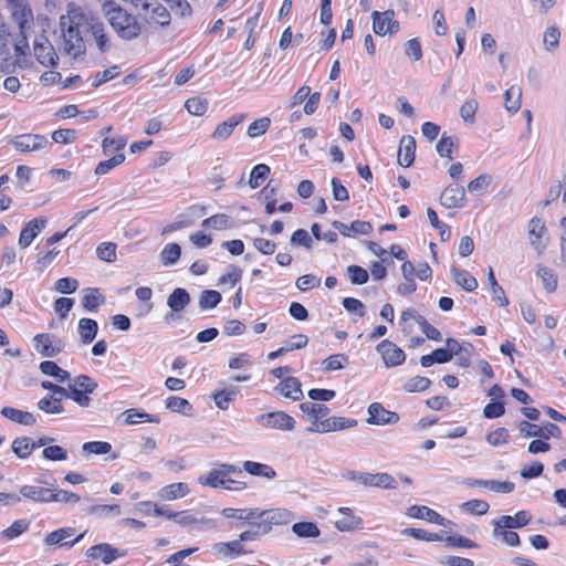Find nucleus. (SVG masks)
Masks as SVG:
<instances>
[{
	"instance_id": "nucleus-1",
	"label": "nucleus",
	"mask_w": 566,
	"mask_h": 566,
	"mask_svg": "<svg viewBox=\"0 0 566 566\" xmlns=\"http://www.w3.org/2000/svg\"><path fill=\"white\" fill-rule=\"evenodd\" d=\"M103 8L109 24L119 38L130 41L142 33V25L137 22L136 18L127 13L119 6H115L113 1L106 0Z\"/></svg>"
},
{
	"instance_id": "nucleus-2",
	"label": "nucleus",
	"mask_w": 566,
	"mask_h": 566,
	"mask_svg": "<svg viewBox=\"0 0 566 566\" xmlns=\"http://www.w3.org/2000/svg\"><path fill=\"white\" fill-rule=\"evenodd\" d=\"M60 27L62 30L63 52L73 55L74 59L85 54L86 48L78 25L73 22L69 14L60 18Z\"/></svg>"
},
{
	"instance_id": "nucleus-3",
	"label": "nucleus",
	"mask_w": 566,
	"mask_h": 566,
	"mask_svg": "<svg viewBox=\"0 0 566 566\" xmlns=\"http://www.w3.org/2000/svg\"><path fill=\"white\" fill-rule=\"evenodd\" d=\"M342 476L349 481H358L364 486H376L386 490L397 489V481L392 475L386 472L374 474L368 472L346 470L345 472L342 473Z\"/></svg>"
},
{
	"instance_id": "nucleus-4",
	"label": "nucleus",
	"mask_w": 566,
	"mask_h": 566,
	"mask_svg": "<svg viewBox=\"0 0 566 566\" xmlns=\"http://www.w3.org/2000/svg\"><path fill=\"white\" fill-rule=\"evenodd\" d=\"M518 430L525 438L535 437L548 440L551 438H560L562 436L560 428L552 422H546L543 427H539L530 421L522 420L518 423Z\"/></svg>"
},
{
	"instance_id": "nucleus-5",
	"label": "nucleus",
	"mask_w": 566,
	"mask_h": 566,
	"mask_svg": "<svg viewBox=\"0 0 566 566\" xmlns=\"http://www.w3.org/2000/svg\"><path fill=\"white\" fill-rule=\"evenodd\" d=\"M373 18V30L377 35H392L396 34L400 24L397 20H395V11L386 10L385 12L374 11L371 13Z\"/></svg>"
},
{
	"instance_id": "nucleus-6",
	"label": "nucleus",
	"mask_w": 566,
	"mask_h": 566,
	"mask_svg": "<svg viewBox=\"0 0 566 566\" xmlns=\"http://www.w3.org/2000/svg\"><path fill=\"white\" fill-rule=\"evenodd\" d=\"M256 422L264 428L291 431L295 427V420L284 411H272L256 417Z\"/></svg>"
},
{
	"instance_id": "nucleus-7",
	"label": "nucleus",
	"mask_w": 566,
	"mask_h": 566,
	"mask_svg": "<svg viewBox=\"0 0 566 566\" xmlns=\"http://www.w3.org/2000/svg\"><path fill=\"white\" fill-rule=\"evenodd\" d=\"M34 55L40 64L46 67H55L59 63V56L54 46L44 35L36 38L33 45Z\"/></svg>"
},
{
	"instance_id": "nucleus-8",
	"label": "nucleus",
	"mask_w": 566,
	"mask_h": 566,
	"mask_svg": "<svg viewBox=\"0 0 566 566\" xmlns=\"http://www.w3.org/2000/svg\"><path fill=\"white\" fill-rule=\"evenodd\" d=\"M9 144L12 145L18 151L22 153L40 150L48 145H51L44 135L39 134L19 135L10 139Z\"/></svg>"
},
{
	"instance_id": "nucleus-9",
	"label": "nucleus",
	"mask_w": 566,
	"mask_h": 566,
	"mask_svg": "<svg viewBox=\"0 0 566 566\" xmlns=\"http://www.w3.org/2000/svg\"><path fill=\"white\" fill-rule=\"evenodd\" d=\"M126 554L127 551H120L108 543L93 545L85 552L88 559H101L105 565L113 563L118 557L126 556Z\"/></svg>"
},
{
	"instance_id": "nucleus-10",
	"label": "nucleus",
	"mask_w": 566,
	"mask_h": 566,
	"mask_svg": "<svg viewBox=\"0 0 566 566\" xmlns=\"http://www.w3.org/2000/svg\"><path fill=\"white\" fill-rule=\"evenodd\" d=\"M367 423L375 426L395 424L400 417L397 412L387 410L380 402H373L367 409Z\"/></svg>"
},
{
	"instance_id": "nucleus-11",
	"label": "nucleus",
	"mask_w": 566,
	"mask_h": 566,
	"mask_svg": "<svg viewBox=\"0 0 566 566\" xmlns=\"http://www.w3.org/2000/svg\"><path fill=\"white\" fill-rule=\"evenodd\" d=\"M376 349L381 354L384 363L387 367L399 366L406 360L405 352L388 339L381 340L377 345Z\"/></svg>"
},
{
	"instance_id": "nucleus-12",
	"label": "nucleus",
	"mask_w": 566,
	"mask_h": 566,
	"mask_svg": "<svg viewBox=\"0 0 566 566\" xmlns=\"http://www.w3.org/2000/svg\"><path fill=\"white\" fill-rule=\"evenodd\" d=\"M440 203L447 209L462 208L465 205V189L458 184H450L440 196Z\"/></svg>"
},
{
	"instance_id": "nucleus-13",
	"label": "nucleus",
	"mask_w": 566,
	"mask_h": 566,
	"mask_svg": "<svg viewBox=\"0 0 566 566\" xmlns=\"http://www.w3.org/2000/svg\"><path fill=\"white\" fill-rule=\"evenodd\" d=\"M48 220L45 218H35L25 223L21 229L18 244L21 249L28 248L32 241L44 230Z\"/></svg>"
},
{
	"instance_id": "nucleus-14",
	"label": "nucleus",
	"mask_w": 566,
	"mask_h": 566,
	"mask_svg": "<svg viewBox=\"0 0 566 566\" xmlns=\"http://www.w3.org/2000/svg\"><path fill=\"white\" fill-rule=\"evenodd\" d=\"M8 4L11 8L12 19L18 23L20 33H23L27 24L33 20L31 8L24 3V0H8Z\"/></svg>"
},
{
	"instance_id": "nucleus-15",
	"label": "nucleus",
	"mask_w": 566,
	"mask_h": 566,
	"mask_svg": "<svg viewBox=\"0 0 566 566\" xmlns=\"http://www.w3.org/2000/svg\"><path fill=\"white\" fill-rule=\"evenodd\" d=\"M546 233V227L544 222L534 217L528 222V237L531 241V245L537 251L538 254H542L546 249V242L543 241V237Z\"/></svg>"
},
{
	"instance_id": "nucleus-16",
	"label": "nucleus",
	"mask_w": 566,
	"mask_h": 566,
	"mask_svg": "<svg viewBox=\"0 0 566 566\" xmlns=\"http://www.w3.org/2000/svg\"><path fill=\"white\" fill-rule=\"evenodd\" d=\"M407 515L413 518L426 520L440 526H446L450 523V521L444 518L438 512L424 505H411L407 511Z\"/></svg>"
},
{
	"instance_id": "nucleus-17",
	"label": "nucleus",
	"mask_w": 566,
	"mask_h": 566,
	"mask_svg": "<svg viewBox=\"0 0 566 566\" xmlns=\"http://www.w3.org/2000/svg\"><path fill=\"white\" fill-rule=\"evenodd\" d=\"M301 381L296 377H287L279 382L274 390L283 395L285 398H290L294 401L303 398V391L301 388Z\"/></svg>"
},
{
	"instance_id": "nucleus-18",
	"label": "nucleus",
	"mask_w": 566,
	"mask_h": 566,
	"mask_svg": "<svg viewBox=\"0 0 566 566\" xmlns=\"http://www.w3.org/2000/svg\"><path fill=\"white\" fill-rule=\"evenodd\" d=\"M53 490L38 485H22L20 488V495L39 503L53 502Z\"/></svg>"
},
{
	"instance_id": "nucleus-19",
	"label": "nucleus",
	"mask_w": 566,
	"mask_h": 566,
	"mask_svg": "<svg viewBox=\"0 0 566 566\" xmlns=\"http://www.w3.org/2000/svg\"><path fill=\"white\" fill-rule=\"evenodd\" d=\"M416 157V139L406 135L400 140V147L398 151V164L402 167H410Z\"/></svg>"
},
{
	"instance_id": "nucleus-20",
	"label": "nucleus",
	"mask_w": 566,
	"mask_h": 566,
	"mask_svg": "<svg viewBox=\"0 0 566 566\" xmlns=\"http://www.w3.org/2000/svg\"><path fill=\"white\" fill-rule=\"evenodd\" d=\"M245 119V114H234L227 120L220 123L214 132L212 133V138L217 140H226L228 139L234 128L241 124Z\"/></svg>"
},
{
	"instance_id": "nucleus-21",
	"label": "nucleus",
	"mask_w": 566,
	"mask_h": 566,
	"mask_svg": "<svg viewBox=\"0 0 566 566\" xmlns=\"http://www.w3.org/2000/svg\"><path fill=\"white\" fill-rule=\"evenodd\" d=\"M199 483L213 489L222 486L227 490H232V488L227 485V483H235V481L227 479V476L223 475L221 468L218 465L217 469H213L207 475L199 476Z\"/></svg>"
},
{
	"instance_id": "nucleus-22",
	"label": "nucleus",
	"mask_w": 566,
	"mask_h": 566,
	"mask_svg": "<svg viewBox=\"0 0 566 566\" xmlns=\"http://www.w3.org/2000/svg\"><path fill=\"white\" fill-rule=\"evenodd\" d=\"M52 336L50 334H38L34 336V348L44 357H54L56 356L61 350V340H59V346L53 347L52 346Z\"/></svg>"
},
{
	"instance_id": "nucleus-23",
	"label": "nucleus",
	"mask_w": 566,
	"mask_h": 566,
	"mask_svg": "<svg viewBox=\"0 0 566 566\" xmlns=\"http://www.w3.org/2000/svg\"><path fill=\"white\" fill-rule=\"evenodd\" d=\"M190 302L191 296L184 287H176L167 297V306L172 312H182Z\"/></svg>"
},
{
	"instance_id": "nucleus-24",
	"label": "nucleus",
	"mask_w": 566,
	"mask_h": 566,
	"mask_svg": "<svg viewBox=\"0 0 566 566\" xmlns=\"http://www.w3.org/2000/svg\"><path fill=\"white\" fill-rule=\"evenodd\" d=\"M0 412L4 418L19 424L33 426L36 422L33 413L13 407H3Z\"/></svg>"
},
{
	"instance_id": "nucleus-25",
	"label": "nucleus",
	"mask_w": 566,
	"mask_h": 566,
	"mask_svg": "<svg viewBox=\"0 0 566 566\" xmlns=\"http://www.w3.org/2000/svg\"><path fill=\"white\" fill-rule=\"evenodd\" d=\"M493 536L495 538H501L503 543L509 546L515 547L521 544L520 536L513 530H509L507 526H503V523L496 518L493 522Z\"/></svg>"
},
{
	"instance_id": "nucleus-26",
	"label": "nucleus",
	"mask_w": 566,
	"mask_h": 566,
	"mask_svg": "<svg viewBox=\"0 0 566 566\" xmlns=\"http://www.w3.org/2000/svg\"><path fill=\"white\" fill-rule=\"evenodd\" d=\"M322 424V433H327L332 431L344 430L348 428H353L357 426L356 419H349L345 417H332L321 421Z\"/></svg>"
},
{
	"instance_id": "nucleus-27",
	"label": "nucleus",
	"mask_w": 566,
	"mask_h": 566,
	"mask_svg": "<svg viewBox=\"0 0 566 566\" xmlns=\"http://www.w3.org/2000/svg\"><path fill=\"white\" fill-rule=\"evenodd\" d=\"M293 517L292 512L287 510H269L260 512V518L263 524L280 525L287 523Z\"/></svg>"
},
{
	"instance_id": "nucleus-28",
	"label": "nucleus",
	"mask_w": 566,
	"mask_h": 566,
	"mask_svg": "<svg viewBox=\"0 0 566 566\" xmlns=\"http://www.w3.org/2000/svg\"><path fill=\"white\" fill-rule=\"evenodd\" d=\"M238 394L239 388L230 386L221 390H216L214 392H212L211 397L219 409L228 410L230 402L235 399Z\"/></svg>"
},
{
	"instance_id": "nucleus-29",
	"label": "nucleus",
	"mask_w": 566,
	"mask_h": 566,
	"mask_svg": "<svg viewBox=\"0 0 566 566\" xmlns=\"http://www.w3.org/2000/svg\"><path fill=\"white\" fill-rule=\"evenodd\" d=\"M88 29L94 36L97 48L101 52H107L111 48L109 39L107 34L105 33L104 23L98 20H93L88 24Z\"/></svg>"
},
{
	"instance_id": "nucleus-30",
	"label": "nucleus",
	"mask_w": 566,
	"mask_h": 566,
	"mask_svg": "<svg viewBox=\"0 0 566 566\" xmlns=\"http://www.w3.org/2000/svg\"><path fill=\"white\" fill-rule=\"evenodd\" d=\"M451 274L455 284L461 286L464 291L472 292L478 287L476 279L468 271L452 266Z\"/></svg>"
},
{
	"instance_id": "nucleus-31",
	"label": "nucleus",
	"mask_w": 566,
	"mask_h": 566,
	"mask_svg": "<svg viewBox=\"0 0 566 566\" xmlns=\"http://www.w3.org/2000/svg\"><path fill=\"white\" fill-rule=\"evenodd\" d=\"M11 449L19 459H27L35 450V446L30 437L23 436L12 441Z\"/></svg>"
},
{
	"instance_id": "nucleus-32",
	"label": "nucleus",
	"mask_w": 566,
	"mask_h": 566,
	"mask_svg": "<svg viewBox=\"0 0 566 566\" xmlns=\"http://www.w3.org/2000/svg\"><path fill=\"white\" fill-rule=\"evenodd\" d=\"M497 520L500 523H503V526H507L509 530H515L526 526L531 522L532 515L523 510L518 511L514 516L502 515Z\"/></svg>"
},
{
	"instance_id": "nucleus-33",
	"label": "nucleus",
	"mask_w": 566,
	"mask_h": 566,
	"mask_svg": "<svg viewBox=\"0 0 566 566\" xmlns=\"http://www.w3.org/2000/svg\"><path fill=\"white\" fill-rule=\"evenodd\" d=\"M98 324L92 318H81L78 322V333L83 344H91L97 334Z\"/></svg>"
},
{
	"instance_id": "nucleus-34",
	"label": "nucleus",
	"mask_w": 566,
	"mask_h": 566,
	"mask_svg": "<svg viewBox=\"0 0 566 566\" xmlns=\"http://www.w3.org/2000/svg\"><path fill=\"white\" fill-rule=\"evenodd\" d=\"M82 297V306L88 312H97L98 307L105 303V296L98 289H87Z\"/></svg>"
},
{
	"instance_id": "nucleus-35",
	"label": "nucleus",
	"mask_w": 566,
	"mask_h": 566,
	"mask_svg": "<svg viewBox=\"0 0 566 566\" xmlns=\"http://www.w3.org/2000/svg\"><path fill=\"white\" fill-rule=\"evenodd\" d=\"M39 369L42 374L53 377L60 382H64L70 379V373L59 367L53 360H43L40 363Z\"/></svg>"
},
{
	"instance_id": "nucleus-36",
	"label": "nucleus",
	"mask_w": 566,
	"mask_h": 566,
	"mask_svg": "<svg viewBox=\"0 0 566 566\" xmlns=\"http://www.w3.org/2000/svg\"><path fill=\"white\" fill-rule=\"evenodd\" d=\"M243 469L254 476H263L266 479H274L276 476V472L272 467L260 462L245 461L243 462Z\"/></svg>"
},
{
	"instance_id": "nucleus-37",
	"label": "nucleus",
	"mask_w": 566,
	"mask_h": 566,
	"mask_svg": "<svg viewBox=\"0 0 566 566\" xmlns=\"http://www.w3.org/2000/svg\"><path fill=\"white\" fill-rule=\"evenodd\" d=\"M189 493V488L186 483L178 482L164 486L159 491V496L163 500L171 501L178 497H184Z\"/></svg>"
},
{
	"instance_id": "nucleus-38",
	"label": "nucleus",
	"mask_w": 566,
	"mask_h": 566,
	"mask_svg": "<svg viewBox=\"0 0 566 566\" xmlns=\"http://www.w3.org/2000/svg\"><path fill=\"white\" fill-rule=\"evenodd\" d=\"M213 551L217 554H221V555H224V556H230L232 558L235 557V556H239V555L248 553L244 549L243 545L240 543L239 539L231 541V542H228V543H216L213 545Z\"/></svg>"
},
{
	"instance_id": "nucleus-39",
	"label": "nucleus",
	"mask_w": 566,
	"mask_h": 566,
	"mask_svg": "<svg viewBox=\"0 0 566 566\" xmlns=\"http://www.w3.org/2000/svg\"><path fill=\"white\" fill-rule=\"evenodd\" d=\"M36 406L41 411L50 415H57L64 412L62 398H57L55 396H44L42 399L38 401Z\"/></svg>"
},
{
	"instance_id": "nucleus-40",
	"label": "nucleus",
	"mask_w": 566,
	"mask_h": 566,
	"mask_svg": "<svg viewBox=\"0 0 566 566\" xmlns=\"http://www.w3.org/2000/svg\"><path fill=\"white\" fill-rule=\"evenodd\" d=\"M166 408L171 412H178L184 416L192 415V405L185 398L170 396L166 399Z\"/></svg>"
},
{
	"instance_id": "nucleus-41",
	"label": "nucleus",
	"mask_w": 566,
	"mask_h": 566,
	"mask_svg": "<svg viewBox=\"0 0 566 566\" xmlns=\"http://www.w3.org/2000/svg\"><path fill=\"white\" fill-rule=\"evenodd\" d=\"M181 255V247L178 243H168L161 250L159 258L165 266L174 265L178 262Z\"/></svg>"
},
{
	"instance_id": "nucleus-42",
	"label": "nucleus",
	"mask_w": 566,
	"mask_h": 566,
	"mask_svg": "<svg viewBox=\"0 0 566 566\" xmlns=\"http://www.w3.org/2000/svg\"><path fill=\"white\" fill-rule=\"evenodd\" d=\"M292 532L301 538H315L321 531L314 522H297L292 525Z\"/></svg>"
},
{
	"instance_id": "nucleus-43",
	"label": "nucleus",
	"mask_w": 566,
	"mask_h": 566,
	"mask_svg": "<svg viewBox=\"0 0 566 566\" xmlns=\"http://www.w3.org/2000/svg\"><path fill=\"white\" fill-rule=\"evenodd\" d=\"M403 535L411 536L416 539L427 541V542H437L444 539V531L439 533L427 532L422 528L408 527L401 531Z\"/></svg>"
},
{
	"instance_id": "nucleus-44",
	"label": "nucleus",
	"mask_w": 566,
	"mask_h": 566,
	"mask_svg": "<svg viewBox=\"0 0 566 566\" xmlns=\"http://www.w3.org/2000/svg\"><path fill=\"white\" fill-rule=\"evenodd\" d=\"M459 147V138L457 136H447L444 133L438 144L436 145V150L441 157H447L452 159V150L453 148Z\"/></svg>"
},
{
	"instance_id": "nucleus-45",
	"label": "nucleus",
	"mask_w": 566,
	"mask_h": 566,
	"mask_svg": "<svg viewBox=\"0 0 566 566\" xmlns=\"http://www.w3.org/2000/svg\"><path fill=\"white\" fill-rule=\"evenodd\" d=\"M203 228H212L216 230L231 229L234 226L231 217L224 213H218L205 219L201 223Z\"/></svg>"
},
{
	"instance_id": "nucleus-46",
	"label": "nucleus",
	"mask_w": 566,
	"mask_h": 566,
	"mask_svg": "<svg viewBox=\"0 0 566 566\" xmlns=\"http://www.w3.org/2000/svg\"><path fill=\"white\" fill-rule=\"evenodd\" d=\"M251 528L242 532L239 535V541L241 542H248V541H255L260 537L262 534H268L271 532V526L269 524H263L262 522H253L250 523Z\"/></svg>"
},
{
	"instance_id": "nucleus-47",
	"label": "nucleus",
	"mask_w": 566,
	"mask_h": 566,
	"mask_svg": "<svg viewBox=\"0 0 566 566\" xmlns=\"http://www.w3.org/2000/svg\"><path fill=\"white\" fill-rule=\"evenodd\" d=\"M488 281L493 293V301H495L500 306H507L510 303L509 298L506 297L503 287L497 283L492 268L489 269Z\"/></svg>"
},
{
	"instance_id": "nucleus-48",
	"label": "nucleus",
	"mask_w": 566,
	"mask_h": 566,
	"mask_svg": "<svg viewBox=\"0 0 566 566\" xmlns=\"http://www.w3.org/2000/svg\"><path fill=\"white\" fill-rule=\"evenodd\" d=\"M75 533V528L73 527H63L59 528L54 532L49 533L45 538L44 543L46 545H60V546H66L67 542H64L67 537L72 536Z\"/></svg>"
},
{
	"instance_id": "nucleus-49",
	"label": "nucleus",
	"mask_w": 566,
	"mask_h": 566,
	"mask_svg": "<svg viewBox=\"0 0 566 566\" xmlns=\"http://www.w3.org/2000/svg\"><path fill=\"white\" fill-rule=\"evenodd\" d=\"M270 167L266 164L255 165L250 174L249 185L252 189L260 187L270 175Z\"/></svg>"
},
{
	"instance_id": "nucleus-50",
	"label": "nucleus",
	"mask_w": 566,
	"mask_h": 566,
	"mask_svg": "<svg viewBox=\"0 0 566 566\" xmlns=\"http://www.w3.org/2000/svg\"><path fill=\"white\" fill-rule=\"evenodd\" d=\"M222 515L227 518H238V520H254L260 518V512L253 509H232L226 507L222 510Z\"/></svg>"
},
{
	"instance_id": "nucleus-51",
	"label": "nucleus",
	"mask_w": 566,
	"mask_h": 566,
	"mask_svg": "<svg viewBox=\"0 0 566 566\" xmlns=\"http://www.w3.org/2000/svg\"><path fill=\"white\" fill-rule=\"evenodd\" d=\"M222 296L216 290H205L199 297V307L201 310L214 308L221 302Z\"/></svg>"
},
{
	"instance_id": "nucleus-52",
	"label": "nucleus",
	"mask_w": 566,
	"mask_h": 566,
	"mask_svg": "<svg viewBox=\"0 0 566 566\" xmlns=\"http://www.w3.org/2000/svg\"><path fill=\"white\" fill-rule=\"evenodd\" d=\"M30 522L28 520H17L8 528L0 533L6 539H13L29 530Z\"/></svg>"
},
{
	"instance_id": "nucleus-53",
	"label": "nucleus",
	"mask_w": 566,
	"mask_h": 566,
	"mask_svg": "<svg viewBox=\"0 0 566 566\" xmlns=\"http://www.w3.org/2000/svg\"><path fill=\"white\" fill-rule=\"evenodd\" d=\"M300 409L302 410V412L311 416L313 419L318 421L319 418L327 416L331 411V409L327 406L314 402H302L300 405Z\"/></svg>"
},
{
	"instance_id": "nucleus-54",
	"label": "nucleus",
	"mask_w": 566,
	"mask_h": 566,
	"mask_svg": "<svg viewBox=\"0 0 566 566\" xmlns=\"http://www.w3.org/2000/svg\"><path fill=\"white\" fill-rule=\"evenodd\" d=\"M522 90L520 87L511 86L504 93L505 108L509 112H517L521 107Z\"/></svg>"
},
{
	"instance_id": "nucleus-55",
	"label": "nucleus",
	"mask_w": 566,
	"mask_h": 566,
	"mask_svg": "<svg viewBox=\"0 0 566 566\" xmlns=\"http://www.w3.org/2000/svg\"><path fill=\"white\" fill-rule=\"evenodd\" d=\"M431 380L423 376H416L408 379L403 385V390L407 392H421L431 386Z\"/></svg>"
},
{
	"instance_id": "nucleus-56",
	"label": "nucleus",
	"mask_w": 566,
	"mask_h": 566,
	"mask_svg": "<svg viewBox=\"0 0 566 566\" xmlns=\"http://www.w3.org/2000/svg\"><path fill=\"white\" fill-rule=\"evenodd\" d=\"M82 451L87 454H107L112 451V444L106 441H88L82 444Z\"/></svg>"
},
{
	"instance_id": "nucleus-57",
	"label": "nucleus",
	"mask_w": 566,
	"mask_h": 566,
	"mask_svg": "<svg viewBox=\"0 0 566 566\" xmlns=\"http://www.w3.org/2000/svg\"><path fill=\"white\" fill-rule=\"evenodd\" d=\"M125 161V155L124 154H116L109 159L102 160L97 164L94 172L97 176L106 175L108 171H111L113 168L119 166Z\"/></svg>"
},
{
	"instance_id": "nucleus-58",
	"label": "nucleus",
	"mask_w": 566,
	"mask_h": 566,
	"mask_svg": "<svg viewBox=\"0 0 566 566\" xmlns=\"http://www.w3.org/2000/svg\"><path fill=\"white\" fill-rule=\"evenodd\" d=\"M492 178L486 174H482L468 185V191L473 196H481L491 184Z\"/></svg>"
},
{
	"instance_id": "nucleus-59",
	"label": "nucleus",
	"mask_w": 566,
	"mask_h": 566,
	"mask_svg": "<svg viewBox=\"0 0 566 566\" xmlns=\"http://www.w3.org/2000/svg\"><path fill=\"white\" fill-rule=\"evenodd\" d=\"M346 272L349 281L355 285H363L369 280L368 271L360 265H349Z\"/></svg>"
},
{
	"instance_id": "nucleus-60",
	"label": "nucleus",
	"mask_w": 566,
	"mask_h": 566,
	"mask_svg": "<svg viewBox=\"0 0 566 566\" xmlns=\"http://www.w3.org/2000/svg\"><path fill=\"white\" fill-rule=\"evenodd\" d=\"M87 513L90 515H95L98 517L106 516V515H114L117 516L120 514V506L117 504H96L92 505Z\"/></svg>"
},
{
	"instance_id": "nucleus-61",
	"label": "nucleus",
	"mask_w": 566,
	"mask_h": 566,
	"mask_svg": "<svg viewBox=\"0 0 566 566\" xmlns=\"http://www.w3.org/2000/svg\"><path fill=\"white\" fill-rule=\"evenodd\" d=\"M208 104L206 98L191 97L185 102V107L191 115L201 116L207 112Z\"/></svg>"
},
{
	"instance_id": "nucleus-62",
	"label": "nucleus",
	"mask_w": 566,
	"mask_h": 566,
	"mask_svg": "<svg viewBox=\"0 0 566 566\" xmlns=\"http://www.w3.org/2000/svg\"><path fill=\"white\" fill-rule=\"evenodd\" d=\"M537 275L542 279L543 285L547 292H554L557 287V277L554 274L553 270L542 266H538Z\"/></svg>"
},
{
	"instance_id": "nucleus-63",
	"label": "nucleus",
	"mask_w": 566,
	"mask_h": 566,
	"mask_svg": "<svg viewBox=\"0 0 566 566\" xmlns=\"http://www.w3.org/2000/svg\"><path fill=\"white\" fill-rule=\"evenodd\" d=\"M505 413V402L503 400H491L483 408V417L486 419L500 418Z\"/></svg>"
},
{
	"instance_id": "nucleus-64",
	"label": "nucleus",
	"mask_w": 566,
	"mask_h": 566,
	"mask_svg": "<svg viewBox=\"0 0 566 566\" xmlns=\"http://www.w3.org/2000/svg\"><path fill=\"white\" fill-rule=\"evenodd\" d=\"M116 243L103 242L96 249L97 258L102 261L112 263L116 260Z\"/></svg>"
}]
</instances>
